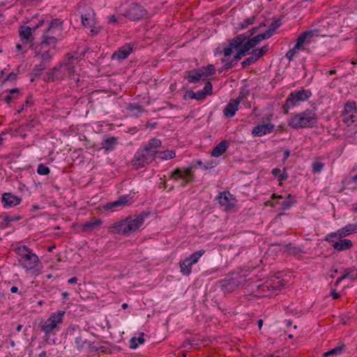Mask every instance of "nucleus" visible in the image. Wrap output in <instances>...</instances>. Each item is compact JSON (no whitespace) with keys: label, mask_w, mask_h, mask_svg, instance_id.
I'll list each match as a JSON object with an SVG mask.
<instances>
[{"label":"nucleus","mask_w":357,"mask_h":357,"mask_svg":"<svg viewBox=\"0 0 357 357\" xmlns=\"http://www.w3.org/2000/svg\"><path fill=\"white\" fill-rule=\"evenodd\" d=\"M317 123L318 116L316 112L310 109L294 114L288 120V126L294 129L314 128Z\"/></svg>","instance_id":"nucleus-1"},{"label":"nucleus","mask_w":357,"mask_h":357,"mask_svg":"<svg viewBox=\"0 0 357 357\" xmlns=\"http://www.w3.org/2000/svg\"><path fill=\"white\" fill-rule=\"evenodd\" d=\"M15 252L18 256L17 260L20 266L26 270H33L38 264L40 260L36 254L25 245L17 246Z\"/></svg>","instance_id":"nucleus-2"},{"label":"nucleus","mask_w":357,"mask_h":357,"mask_svg":"<svg viewBox=\"0 0 357 357\" xmlns=\"http://www.w3.org/2000/svg\"><path fill=\"white\" fill-rule=\"evenodd\" d=\"M119 13L122 16L132 21H138L146 18L148 14L146 10L137 3H131L121 6L119 9Z\"/></svg>","instance_id":"nucleus-3"},{"label":"nucleus","mask_w":357,"mask_h":357,"mask_svg":"<svg viewBox=\"0 0 357 357\" xmlns=\"http://www.w3.org/2000/svg\"><path fill=\"white\" fill-rule=\"evenodd\" d=\"M312 95L310 90H305L303 88L290 93L282 106L283 113L287 114L290 108L298 105L300 102L307 100Z\"/></svg>","instance_id":"nucleus-4"},{"label":"nucleus","mask_w":357,"mask_h":357,"mask_svg":"<svg viewBox=\"0 0 357 357\" xmlns=\"http://www.w3.org/2000/svg\"><path fill=\"white\" fill-rule=\"evenodd\" d=\"M66 314L64 310H58L52 312L50 317L45 321L42 326V331L45 333V337L48 338L51 333H54V330L57 327L58 324L63 321Z\"/></svg>","instance_id":"nucleus-5"},{"label":"nucleus","mask_w":357,"mask_h":357,"mask_svg":"<svg viewBox=\"0 0 357 357\" xmlns=\"http://www.w3.org/2000/svg\"><path fill=\"white\" fill-rule=\"evenodd\" d=\"M170 178L174 181L181 179L179 187L184 188L188 183H192L194 181V172L192 171V167L187 168H176L170 174Z\"/></svg>","instance_id":"nucleus-6"},{"label":"nucleus","mask_w":357,"mask_h":357,"mask_svg":"<svg viewBox=\"0 0 357 357\" xmlns=\"http://www.w3.org/2000/svg\"><path fill=\"white\" fill-rule=\"evenodd\" d=\"M150 215L149 212H142L137 215L128 216L126 218V222L128 236L136 231L144 223L145 218Z\"/></svg>","instance_id":"nucleus-7"},{"label":"nucleus","mask_w":357,"mask_h":357,"mask_svg":"<svg viewBox=\"0 0 357 357\" xmlns=\"http://www.w3.org/2000/svg\"><path fill=\"white\" fill-rule=\"evenodd\" d=\"M356 233H357V224H348L337 231L327 234L325 237V241L327 242H334V238L340 239Z\"/></svg>","instance_id":"nucleus-8"},{"label":"nucleus","mask_w":357,"mask_h":357,"mask_svg":"<svg viewBox=\"0 0 357 357\" xmlns=\"http://www.w3.org/2000/svg\"><path fill=\"white\" fill-rule=\"evenodd\" d=\"M155 158L148 154L144 149H139L132 160V165L136 169H139L148 165Z\"/></svg>","instance_id":"nucleus-9"},{"label":"nucleus","mask_w":357,"mask_h":357,"mask_svg":"<svg viewBox=\"0 0 357 357\" xmlns=\"http://www.w3.org/2000/svg\"><path fill=\"white\" fill-rule=\"evenodd\" d=\"M218 204L225 211L232 209L236 204V199L233 195L229 192H221L217 197Z\"/></svg>","instance_id":"nucleus-10"},{"label":"nucleus","mask_w":357,"mask_h":357,"mask_svg":"<svg viewBox=\"0 0 357 357\" xmlns=\"http://www.w3.org/2000/svg\"><path fill=\"white\" fill-rule=\"evenodd\" d=\"M356 113L357 108L356 102L354 101L347 102L342 112V121L347 123L355 122Z\"/></svg>","instance_id":"nucleus-11"},{"label":"nucleus","mask_w":357,"mask_h":357,"mask_svg":"<svg viewBox=\"0 0 357 357\" xmlns=\"http://www.w3.org/2000/svg\"><path fill=\"white\" fill-rule=\"evenodd\" d=\"M246 40L247 36L245 34H238L235 36L229 41L228 46L223 49L224 56H230L233 52V50L239 48Z\"/></svg>","instance_id":"nucleus-12"},{"label":"nucleus","mask_w":357,"mask_h":357,"mask_svg":"<svg viewBox=\"0 0 357 357\" xmlns=\"http://www.w3.org/2000/svg\"><path fill=\"white\" fill-rule=\"evenodd\" d=\"M131 199L132 197L130 196V195H122L120 196L117 200L107 203L104 206V208L106 210H111L112 211H114L117 208H123L130 202Z\"/></svg>","instance_id":"nucleus-13"},{"label":"nucleus","mask_w":357,"mask_h":357,"mask_svg":"<svg viewBox=\"0 0 357 357\" xmlns=\"http://www.w3.org/2000/svg\"><path fill=\"white\" fill-rule=\"evenodd\" d=\"M133 50V45L131 43H126L124 45L119 47L116 51H115L112 55L111 59L112 60H123L128 57L130 53Z\"/></svg>","instance_id":"nucleus-14"},{"label":"nucleus","mask_w":357,"mask_h":357,"mask_svg":"<svg viewBox=\"0 0 357 357\" xmlns=\"http://www.w3.org/2000/svg\"><path fill=\"white\" fill-rule=\"evenodd\" d=\"M275 126L271 123H264L255 126L252 130V134L255 137H261L272 132Z\"/></svg>","instance_id":"nucleus-15"},{"label":"nucleus","mask_w":357,"mask_h":357,"mask_svg":"<svg viewBox=\"0 0 357 357\" xmlns=\"http://www.w3.org/2000/svg\"><path fill=\"white\" fill-rule=\"evenodd\" d=\"M284 286L282 280L279 278L271 280L269 282L261 285V288L265 293L266 291H270L271 294H275L277 291H279Z\"/></svg>","instance_id":"nucleus-16"},{"label":"nucleus","mask_w":357,"mask_h":357,"mask_svg":"<svg viewBox=\"0 0 357 357\" xmlns=\"http://www.w3.org/2000/svg\"><path fill=\"white\" fill-rule=\"evenodd\" d=\"M319 36V31L318 29H312L303 32L296 40V47H302L303 44L305 41L310 43L311 38Z\"/></svg>","instance_id":"nucleus-17"},{"label":"nucleus","mask_w":357,"mask_h":357,"mask_svg":"<svg viewBox=\"0 0 357 357\" xmlns=\"http://www.w3.org/2000/svg\"><path fill=\"white\" fill-rule=\"evenodd\" d=\"M183 77L190 83H197L200 80L203 81L204 73L200 68H195L185 71Z\"/></svg>","instance_id":"nucleus-18"},{"label":"nucleus","mask_w":357,"mask_h":357,"mask_svg":"<svg viewBox=\"0 0 357 357\" xmlns=\"http://www.w3.org/2000/svg\"><path fill=\"white\" fill-rule=\"evenodd\" d=\"M162 142L159 139L152 138L148 142L143 149H144L148 154L155 158V155L158 153L157 149L160 148Z\"/></svg>","instance_id":"nucleus-19"},{"label":"nucleus","mask_w":357,"mask_h":357,"mask_svg":"<svg viewBox=\"0 0 357 357\" xmlns=\"http://www.w3.org/2000/svg\"><path fill=\"white\" fill-rule=\"evenodd\" d=\"M22 198L10 192H6L2 195V204L5 208L13 207L20 204Z\"/></svg>","instance_id":"nucleus-20"},{"label":"nucleus","mask_w":357,"mask_h":357,"mask_svg":"<svg viewBox=\"0 0 357 357\" xmlns=\"http://www.w3.org/2000/svg\"><path fill=\"white\" fill-rule=\"evenodd\" d=\"M108 232L114 234H117L128 236L126 220L115 222L113 225L109 227Z\"/></svg>","instance_id":"nucleus-21"},{"label":"nucleus","mask_w":357,"mask_h":357,"mask_svg":"<svg viewBox=\"0 0 357 357\" xmlns=\"http://www.w3.org/2000/svg\"><path fill=\"white\" fill-rule=\"evenodd\" d=\"M220 287L225 293L233 292L238 286V282L234 279H225L219 281Z\"/></svg>","instance_id":"nucleus-22"},{"label":"nucleus","mask_w":357,"mask_h":357,"mask_svg":"<svg viewBox=\"0 0 357 357\" xmlns=\"http://www.w3.org/2000/svg\"><path fill=\"white\" fill-rule=\"evenodd\" d=\"M333 248L337 251H344L349 250L353 247V243L351 240L347 238H340L338 241L333 242Z\"/></svg>","instance_id":"nucleus-23"},{"label":"nucleus","mask_w":357,"mask_h":357,"mask_svg":"<svg viewBox=\"0 0 357 357\" xmlns=\"http://www.w3.org/2000/svg\"><path fill=\"white\" fill-rule=\"evenodd\" d=\"M229 142L227 140H222L211 151V155L218 158L225 153L229 148Z\"/></svg>","instance_id":"nucleus-24"},{"label":"nucleus","mask_w":357,"mask_h":357,"mask_svg":"<svg viewBox=\"0 0 357 357\" xmlns=\"http://www.w3.org/2000/svg\"><path fill=\"white\" fill-rule=\"evenodd\" d=\"M238 101L235 99L230 100L223 110L224 115L228 118L233 117L238 110Z\"/></svg>","instance_id":"nucleus-25"},{"label":"nucleus","mask_w":357,"mask_h":357,"mask_svg":"<svg viewBox=\"0 0 357 357\" xmlns=\"http://www.w3.org/2000/svg\"><path fill=\"white\" fill-rule=\"evenodd\" d=\"M213 86L210 81H207L205 82V86L202 90L197 91L195 92V99L197 100H201L206 98L207 95H211L212 93Z\"/></svg>","instance_id":"nucleus-26"},{"label":"nucleus","mask_w":357,"mask_h":357,"mask_svg":"<svg viewBox=\"0 0 357 357\" xmlns=\"http://www.w3.org/2000/svg\"><path fill=\"white\" fill-rule=\"evenodd\" d=\"M101 224L102 221L100 219H94L86 222L80 226L81 232H91L93 231L96 227H99Z\"/></svg>","instance_id":"nucleus-27"},{"label":"nucleus","mask_w":357,"mask_h":357,"mask_svg":"<svg viewBox=\"0 0 357 357\" xmlns=\"http://www.w3.org/2000/svg\"><path fill=\"white\" fill-rule=\"evenodd\" d=\"M118 144V138L115 137H110L105 139L102 142V149L107 151H112L114 150L116 146Z\"/></svg>","instance_id":"nucleus-28"},{"label":"nucleus","mask_w":357,"mask_h":357,"mask_svg":"<svg viewBox=\"0 0 357 357\" xmlns=\"http://www.w3.org/2000/svg\"><path fill=\"white\" fill-rule=\"evenodd\" d=\"M192 264L186 258L179 262L180 271L183 275H189L192 272Z\"/></svg>","instance_id":"nucleus-29"},{"label":"nucleus","mask_w":357,"mask_h":357,"mask_svg":"<svg viewBox=\"0 0 357 357\" xmlns=\"http://www.w3.org/2000/svg\"><path fill=\"white\" fill-rule=\"evenodd\" d=\"M81 18H82V24L86 28H90L91 31L93 32V26L94 24L93 17L91 16V15L90 13H88V14H82Z\"/></svg>","instance_id":"nucleus-30"},{"label":"nucleus","mask_w":357,"mask_h":357,"mask_svg":"<svg viewBox=\"0 0 357 357\" xmlns=\"http://www.w3.org/2000/svg\"><path fill=\"white\" fill-rule=\"evenodd\" d=\"M200 69L202 70V73H204L203 82H205L206 81H208V76H213L215 74V68L213 64H208L206 66H202Z\"/></svg>","instance_id":"nucleus-31"},{"label":"nucleus","mask_w":357,"mask_h":357,"mask_svg":"<svg viewBox=\"0 0 357 357\" xmlns=\"http://www.w3.org/2000/svg\"><path fill=\"white\" fill-rule=\"evenodd\" d=\"M242 57L243 56H241V54L238 52H237L234 54L233 59L231 61H228L226 59L222 58L221 59V61L225 63L226 68L227 67L231 68L237 64L238 61H240L242 59Z\"/></svg>","instance_id":"nucleus-32"},{"label":"nucleus","mask_w":357,"mask_h":357,"mask_svg":"<svg viewBox=\"0 0 357 357\" xmlns=\"http://www.w3.org/2000/svg\"><path fill=\"white\" fill-rule=\"evenodd\" d=\"M344 274L342 275V279H350L354 282L357 279V272L354 268H347L344 271Z\"/></svg>","instance_id":"nucleus-33"},{"label":"nucleus","mask_w":357,"mask_h":357,"mask_svg":"<svg viewBox=\"0 0 357 357\" xmlns=\"http://www.w3.org/2000/svg\"><path fill=\"white\" fill-rule=\"evenodd\" d=\"M282 24V20L280 18H273V22L270 25L269 29L266 31V33L270 34V37L274 32Z\"/></svg>","instance_id":"nucleus-34"},{"label":"nucleus","mask_w":357,"mask_h":357,"mask_svg":"<svg viewBox=\"0 0 357 357\" xmlns=\"http://www.w3.org/2000/svg\"><path fill=\"white\" fill-rule=\"evenodd\" d=\"M272 174L275 177H278V181L282 182L286 181L288 178V174L286 172V168L283 169V172L281 173V170L278 168H275L272 170Z\"/></svg>","instance_id":"nucleus-35"},{"label":"nucleus","mask_w":357,"mask_h":357,"mask_svg":"<svg viewBox=\"0 0 357 357\" xmlns=\"http://www.w3.org/2000/svg\"><path fill=\"white\" fill-rule=\"evenodd\" d=\"M253 47H254L252 45V43L250 42L249 40H248L247 41H245L243 43H242V45L240 46L237 52H238L242 56H244L248 54L250 49Z\"/></svg>","instance_id":"nucleus-36"},{"label":"nucleus","mask_w":357,"mask_h":357,"mask_svg":"<svg viewBox=\"0 0 357 357\" xmlns=\"http://www.w3.org/2000/svg\"><path fill=\"white\" fill-rule=\"evenodd\" d=\"M269 38H270V34L266 33L265 31L264 33H259V34L257 35L256 36H255L250 39H248V40L252 43L253 47H255L259 43H260V42L261 40H263L264 39H268Z\"/></svg>","instance_id":"nucleus-37"},{"label":"nucleus","mask_w":357,"mask_h":357,"mask_svg":"<svg viewBox=\"0 0 357 357\" xmlns=\"http://www.w3.org/2000/svg\"><path fill=\"white\" fill-rule=\"evenodd\" d=\"M296 202L294 196L289 195L287 198L281 203V210L286 211L289 209Z\"/></svg>","instance_id":"nucleus-38"},{"label":"nucleus","mask_w":357,"mask_h":357,"mask_svg":"<svg viewBox=\"0 0 357 357\" xmlns=\"http://www.w3.org/2000/svg\"><path fill=\"white\" fill-rule=\"evenodd\" d=\"M255 19H256L255 15H253L250 17L245 19L243 22H239L237 24L236 29L238 30H241V29H243L248 27L250 25H252L255 23Z\"/></svg>","instance_id":"nucleus-39"},{"label":"nucleus","mask_w":357,"mask_h":357,"mask_svg":"<svg viewBox=\"0 0 357 357\" xmlns=\"http://www.w3.org/2000/svg\"><path fill=\"white\" fill-rule=\"evenodd\" d=\"M346 347L344 344H342L340 346L335 347V348L325 352L323 354L324 357H328L331 355H340L342 353L343 349Z\"/></svg>","instance_id":"nucleus-40"},{"label":"nucleus","mask_w":357,"mask_h":357,"mask_svg":"<svg viewBox=\"0 0 357 357\" xmlns=\"http://www.w3.org/2000/svg\"><path fill=\"white\" fill-rule=\"evenodd\" d=\"M47 33L46 31L44 32L41 44L47 45H55L57 42V38L55 36L47 35Z\"/></svg>","instance_id":"nucleus-41"},{"label":"nucleus","mask_w":357,"mask_h":357,"mask_svg":"<svg viewBox=\"0 0 357 357\" xmlns=\"http://www.w3.org/2000/svg\"><path fill=\"white\" fill-rule=\"evenodd\" d=\"M126 109L136 116H138L144 111L142 106L135 103L129 104Z\"/></svg>","instance_id":"nucleus-42"},{"label":"nucleus","mask_w":357,"mask_h":357,"mask_svg":"<svg viewBox=\"0 0 357 357\" xmlns=\"http://www.w3.org/2000/svg\"><path fill=\"white\" fill-rule=\"evenodd\" d=\"M158 155L157 157L161 160L172 159L176 156L175 151L172 150L158 151Z\"/></svg>","instance_id":"nucleus-43"},{"label":"nucleus","mask_w":357,"mask_h":357,"mask_svg":"<svg viewBox=\"0 0 357 357\" xmlns=\"http://www.w3.org/2000/svg\"><path fill=\"white\" fill-rule=\"evenodd\" d=\"M144 333H142L139 337H133L130 340V348L135 349L137 348L138 344H143L144 342Z\"/></svg>","instance_id":"nucleus-44"},{"label":"nucleus","mask_w":357,"mask_h":357,"mask_svg":"<svg viewBox=\"0 0 357 357\" xmlns=\"http://www.w3.org/2000/svg\"><path fill=\"white\" fill-rule=\"evenodd\" d=\"M13 94H17V96H20L21 92L19 88H14L9 91V94L6 96L5 101L6 103L9 104L13 100L17 99L16 96H13Z\"/></svg>","instance_id":"nucleus-45"},{"label":"nucleus","mask_w":357,"mask_h":357,"mask_svg":"<svg viewBox=\"0 0 357 357\" xmlns=\"http://www.w3.org/2000/svg\"><path fill=\"white\" fill-rule=\"evenodd\" d=\"M205 250H200L191 254L188 257H186L192 264H196L199 258L204 254Z\"/></svg>","instance_id":"nucleus-46"},{"label":"nucleus","mask_w":357,"mask_h":357,"mask_svg":"<svg viewBox=\"0 0 357 357\" xmlns=\"http://www.w3.org/2000/svg\"><path fill=\"white\" fill-rule=\"evenodd\" d=\"M33 28L29 26H22L20 28V36L24 39H29Z\"/></svg>","instance_id":"nucleus-47"},{"label":"nucleus","mask_w":357,"mask_h":357,"mask_svg":"<svg viewBox=\"0 0 357 357\" xmlns=\"http://www.w3.org/2000/svg\"><path fill=\"white\" fill-rule=\"evenodd\" d=\"M47 68V65L45 63H40L39 65H37L34 67L32 70L31 74L35 77H38L42 74V72Z\"/></svg>","instance_id":"nucleus-48"},{"label":"nucleus","mask_w":357,"mask_h":357,"mask_svg":"<svg viewBox=\"0 0 357 357\" xmlns=\"http://www.w3.org/2000/svg\"><path fill=\"white\" fill-rule=\"evenodd\" d=\"M62 21L59 19V18H55L54 20H52L50 24H49V26L46 29V31L47 32H50L51 31L54 27H59L60 29H61V26H62Z\"/></svg>","instance_id":"nucleus-49"},{"label":"nucleus","mask_w":357,"mask_h":357,"mask_svg":"<svg viewBox=\"0 0 357 357\" xmlns=\"http://www.w3.org/2000/svg\"><path fill=\"white\" fill-rule=\"evenodd\" d=\"M258 59L256 57V56L253 54L250 56L248 57L246 59H245L243 62H241V66L243 68H245L250 65L255 63Z\"/></svg>","instance_id":"nucleus-50"},{"label":"nucleus","mask_w":357,"mask_h":357,"mask_svg":"<svg viewBox=\"0 0 357 357\" xmlns=\"http://www.w3.org/2000/svg\"><path fill=\"white\" fill-rule=\"evenodd\" d=\"M50 170L49 167H47L46 165H45L43 163H40L38 165V168H37V173L39 175L46 176V175H48L50 174Z\"/></svg>","instance_id":"nucleus-51"},{"label":"nucleus","mask_w":357,"mask_h":357,"mask_svg":"<svg viewBox=\"0 0 357 357\" xmlns=\"http://www.w3.org/2000/svg\"><path fill=\"white\" fill-rule=\"evenodd\" d=\"M268 45H265L262 46L259 50H255L253 51L254 54L259 59L261 56H262L264 54H266L268 51Z\"/></svg>","instance_id":"nucleus-52"},{"label":"nucleus","mask_w":357,"mask_h":357,"mask_svg":"<svg viewBox=\"0 0 357 357\" xmlns=\"http://www.w3.org/2000/svg\"><path fill=\"white\" fill-rule=\"evenodd\" d=\"M75 342L77 349L80 351L83 349L84 344H86V340L79 335L75 338Z\"/></svg>","instance_id":"nucleus-53"},{"label":"nucleus","mask_w":357,"mask_h":357,"mask_svg":"<svg viewBox=\"0 0 357 357\" xmlns=\"http://www.w3.org/2000/svg\"><path fill=\"white\" fill-rule=\"evenodd\" d=\"M302 47H296V43L295 44L294 47L289 50L285 56L289 59V61H292L295 56V54L297 53L296 50H300Z\"/></svg>","instance_id":"nucleus-54"},{"label":"nucleus","mask_w":357,"mask_h":357,"mask_svg":"<svg viewBox=\"0 0 357 357\" xmlns=\"http://www.w3.org/2000/svg\"><path fill=\"white\" fill-rule=\"evenodd\" d=\"M249 94L250 91L245 88H243L239 92L238 97L235 100L238 101V103H240V102L249 96Z\"/></svg>","instance_id":"nucleus-55"},{"label":"nucleus","mask_w":357,"mask_h":357,"mask_svg":"<svg viewBox=\"0 0 357 357\" xmlns=\"http://www.w3.org/2000/svg\"><path fill=\"white\" fill-rule=\"evenodd\" d=\"M63 68L67 71V74L69 76H73L75 73V66L71 65L70 63H65Z\"/></svg>","instance_id":"nucleus-56"},{"label":"nucleus","mask_w":357,"mask_h":357,"mask_svg":"<svg viewBox=\"0 0 357 357\" xmlns=\"http://www.w3.org/2000/svg\"><path fill=\"white\" fill-rule=\"evenodd\" d=\"M22 219V217L20 215H7L4 217L3 220L6 222L7 223L13 222V221H18Z\"/></svg>","instance_id":"nucleus-57"},{"label":"nucleus","mask_w":357,"mask_h":357,"mask_svg":"<svg viewBox=\"0 0 357 357\" xmlns=\"http://www.w3.org/2000/svg\"><path fill=\"white\" fill-rule=\"evenodd\" d=\"M324 167V164L319 162H315L312 164V169L314 172H320Z\"/></svg>","instance_id":"nucleus-58"},{"label":"nucleus","mask_w":357,"mask_h":357,"mask_svg":"<svg viewBox=\"0 0 357 357\" xmlns=\"http://www.w3.org/2000/svg\"><path fill=\"white\" fill-rule=\"evenodd\" d=\"M216 165H217L216 162H215L213 160L207 161L206 162H205L203 165V167H202V169L206 170V169H211V168L215 167Z\"/></svg>","instance_id":"nucleus-59"},{"label":"nucleus","mask_w":357,"mask_h":357,"mask_svg":"<svg viewBox=\"0 0 357 357\" xmlns=\"http://www.w3.org/2000/svg\"><path fill=\"white\" fill-rule=\"evenodd\" d=\"M16 79H17V74L15 73H10L4 79L3 83L7 82V81H13L14 83H15Z\"/></svg>","instance_id":"nucleus-60"},{"label":"nucleus","mask_w":357,"mask_h":357,"mask_svg":"<svg viewBox=\"0 0 357 357\" xmlns=\"http://www.w3.org/2000/svg\"><path fill=\"white\" fill-rule=\"evenodd\" d=\"M44 80L45 82L54 81V74L51 70L47 72L44 77Z\"/></svg>","instance_id":"nucleus-61"},{"label":"nucleus","mask_w":357,"mask_h":357,"mask_svg":"<svg viewBox=\"0 0 357 357\" xmlns=\"http://www.w3.org/2000/svg\"><path fill=\"white\" fill-rule=\"evenodd\" d=\"M51 58H52V55L50 54V51L48 50V51L45 52L41 55V59L43 60L42 63H45V61H50Z\"/></svg>","instance_id":"nucleus-62"},{"label":"nucleus","mask_w":357,"mask_h":357,"mask_svg":"<svg viewBox=\"0 0 357 357\" xmlns=\"http://www.w3.org/2000/svg\"><path fill=\"white\" fill-rule=\"evenodd\" d=\"M203 162L201 160H197L195 161H193L192 164L189 166L188 167H192V169L195 167H199L202 169V167H203Z\"/></svg>","instance_id":"nucleus-63"},{"label":"nucleus","mask_w":357,"mask_h":357,"mask_svg":"<svg viewBox=\"0 0 357 357\" xmlns=\"http://www.w3.org/2000/svg\"><path fill=\"white\" fill-rule=\"evenodd\" d=\"M197 344H198L197 343H195L192 340L188 339V340H185L182 347H185L187 345H190V348H192L193 346L197 345Z\"/></svg>","instance_id":"nucleus-64"}]
</instances>
